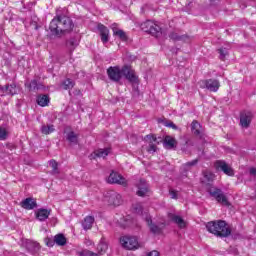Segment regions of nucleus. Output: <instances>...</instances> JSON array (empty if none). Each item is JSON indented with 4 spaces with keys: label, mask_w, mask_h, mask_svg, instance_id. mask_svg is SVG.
<instances>
[{
    "label": "nucleus",
    "mask_w": 256,
    "mask_h": 256,
    "mask_svg": "<svg viewBox=\"0 0 256 256\" xmlns=\"http://www.w3.org/2000/svg\"><path fill=\"white\" fill-rule=\"evenodd\" d=\"M107 75L110 81L114 83H119L123 77L130 81V83H137V75H135V70L129 65H124L122 68L119 66H110L107 69Z\"/></svg>",
    "instance_id": "f257e3e1"
},
{
    "label": "nucleus",
    "mask_w": 256,
    "mask_h": 256,
    "mask_svg": "<svg viewBox=\"0 0 256 256\" xmlns=\"http://www.w3.org/2000/svg\"><path fill=\"white\" fill-rule=\"evenodd\" d=\"M49 31L51 35L61 37L63 33L73 31V21L67 16H57L50 22Z\"/></svg>",
    "instance_id": "f03ea898"
},
{
    "label": "nucleus",
    "mask_w": 256,
    "mask_h": 256,
    "mask_svg": "<svg viewBox=\"0 0 256 256\" xmlns=\"http://www.w3.org/2000/svg\"><path fill=\"white\" fill-rule=\"evenodd\" d=\"M206 229L216 237H229L231 229L227 227V223L223 220L211 221L206 224Z\"/></svg>",
    "instance_id": "7ed1b4c3"
},
{
    "label": "nucleus",
    "mask_w": 256,
    "mask_h": 256,
    "mask_svg": "<svg viewBox=\"0 0 256 256\" xmlns=\"http://www.w3.org/2000/svg\"><path fill=\"white\" fill-rule=\"evenodd\" d=\"M140 27L142 31H145V33H149L153 37L161 36V27L151 20L143 22Z\"/></svg>",
    "instance_id": "20e7f679"
},
{
    "label": "nucleus",
    "mask_w": 256,
    "mask_h": 256,
    "mask_svg": "<svg viewBox=\"0 0 256 256\" xmlns=\"http://www.w3.org/2000/svg\"><path fill=\"white\" fill-rule=\"evenodd\" d=\"M198 84L201 89H208V91H211L212 93H217L219 87H221V83L217 79L201 80Z\"/></svg>",
    "instance_id": "39448f33"
},
{
    "label": "nucleus",
    "mask_w": 256,
    "mask_h": 256,
    "mask_svg": "<svg viewBox=\"0 0 256 256\" xmlns=\"http://www.w3.org/2000/svg\"><path fill=\"white\" fill-rule=\"evenodd\" d=\"M120 244L124 249H129L132 251L133 249H139V241L136 237L133 236H124L120 238Z\"/></svg>",
    "instance_id": "423d86ee"
},
{
    "label": "nucleus",
    "mask_w": 256,
    "mask_h": 256,
    "mask_svg": "<svg viewBox=\"0 0 256 256\" xmlns=\"http://www.w3.org/2000/svg\"><path fill=\"white\" fill-rule=\"evenodd\" d=\"M209 194L211 197H214L218 203H221L222 205H229V200H227V196L223 194V191L219 188L211 187L208 189Z\"/></svg>",
    "instance_id": "0eeeda50"
},
{
    "label": "nucleus",
    "mask_w": 256,
    "mask_h": 256,
    "mask_svg": "<svg viewBox=\"0 0 256 256\" xmlns=\"http://www.w3.org/2000/svg\"><path fill=\"white\" fill-rule=\"evenodd\" d=\"M137 192L136 194L138 197H149L151 195V190L149 189V184H147V181L140 180L137 183Z\"/></svg>",
    "instance_id": "6e6552de"
},
{
    "label": "nucleus",
    "mask_w": 256,
    "mask_h": 256,
    "mask_svg": "<svg viewBox=\"0 0 256 256\" xmlns=\"http://www.w3.org/2000/svg\"><path fill=\"white\" fill-rule=\"evenodd\" d=\"M215 167L218 171H223V173H225V175H228L229 177H233V175H235V172H233V168L228 166L227 163H225V161H216Z\"/></svg>",
    "instance_id": "1a4fd4ad"
},
{
    "label": "nucleus",
    "mask_w": 256,
    "mask_h": 256,
    "mask_svg": "<svg viewBox=\"0 0 256 256\" xmlns=\"http://www.w3.org/2000/svg\"><path fill=\"white\" fill-rule=\"evenodd\" d=\"M252 120L253 114L251 112L244 111L240 114V125L243 129H249Z\"/></svg>",
    "instance_id": "9d476101"
},
{
    "label": "nucleus",
    "mask_w": 256,
    "mask_h": 256,
    "mask_svg": "<svg viewBox=\"0 0 256 256\" xmlns=\"http://www.w3.org/2000/svg\"><path fill=\"white\" fill-rule=\"evenodd\" d=\"M108 183L117 184V185H127V179L122 177L121 174L117 172H112L108 177Z\"/></svg>",
    "instance_id": "9b49d317"
},
{
    "label": "nucleus",
    "mask_w": 256,
    "mask_h": 256,
    "mask_svg": "<svg viewBox=\"0 0 256 256\" xmlns=\"http://www.w3.org/2000/svg\"><path fill=\"white\" fill-rule=\"evenodd\" d=\"M106 198L109 205H114L115 207H118L122 203L121 195L115 191H110Z\"/></svg>",
    "instance_id": "f8f14e48"
},
{
    "label": "nucleus",
    "mask_w": 256,
    "mask_h": 256,
    "mask_svg": "<svg viewBox=\"0 0 256 256\" xmlns=\"http://www.w3.org/2000/svg\"><path fill=\"white\" fill-rule=\"evenodd\" d=\"M145 139L149 143V147L147 149L148 153H155V151H157V145H159L157 136L147 135Z\"/></svg>",
    "instance_id": "ddd939ff"
},
{
    "label": "nucleus",
    "mask_w": 256,
    "mask_h": 256,
    "mask_svg": "<svg viewBox=\"0 0 256 256\" xmlns=\"http://www.w3.org/2000/svg\"><path fill=\"white\" fill-rule=\"evenodd\" d=\"M168 219L178 225L179 229H185V227H187V222H185L181 216L175 213H168Z\"/></svg>",
    "instance_id": "4468645a"
},
{
    "label": "nucleus",
    "mask_w": 256,
    "mask_h": 256,
    "mask_svg": "<svg viewBox=\"0 0 256 256\" xmlns=\"http://www.w3.org/2000/svg\"><path fill=\"white\" fill-rule=\"evenodd\" d=\"M213 181H215V174H213V172L209 170L204 171L201 182L207 187L211 186L213 184Z\"/></svg>",
    "instance_id": "2eb2a0df"
},
{
    "label": "nucleus",
    "mask_w": 256,
    "mask_h": 256,
    "mask_svg": "<svg viewBox=\"0 0 256 256\" xmlns=\"http://www.w3.org/2000/svg\"><path fill=\"white\" fill-rule=\"evenodd\" d=\"M109 153H111V148H104V149L100 148V149L94 151L93 154H91L90 159H97V157L99 159H101V158L105 159V157H107V155H109Z\"/></svg>",
    "instance_id": "dca6fc26"
},
{
    "label": "nucleus",
    "mask_w": 256,
    "mask_h": 256,
    "mask_svg": "<svg viewBox=\"0 0 256 256\" xmlns=\"http://www.w3.org/2000/svg\"><path fill=\"white\" fill-rule=\"evenodd\" d=\"M24 245L27 249V251H29V253L35 254L39 251V249H41V246L39 245V243L31 241V240H26L24 242Z\"/></svg>",
    "instance_id": "f3484780"
},
{
    "label": "nucleus",
    "mask_w": 256,
    "mask_h": 256,
    "mask_svg": "<svg viewBox=\"0 0 256 256\" xmlns=\"http://www.w3.org/2000/svg\"><path fill=\"white\" fill-rule=\"evenodd\" d=\"M98 30L100 32V37L102 43H108L109 42V28L103 24L98 25Z\"/></svg>",
    "instance_id": "a211bd4d"
},
{
    "label": "nucleus",
    "mask_w": 256,
    "mask_h": 256,
    "mask_svg": "<svg viewBox=\"0 0 256 256\" xmlns=\"http://www.w3.org/2000/svg\"><path fill=\"white\" fill-rule=\"evenodd\" d=\"M21 207L31 211V209H35V207H37V201L33 198H26L21 202Z\"/></svg>",
    "instance_id": "6ab92c4d"
},
{
    "label": "nucleus",
    "mask_w": 256,
    "mask_h": 256,
    "mask_svg": "<svg viewBox=\"0 0 256 256\" xmlns=\"http://www.w3.org/2000/svg\"><path fill=\"white\" fill-rule=\"evenodd\" d=\"M145 221L149 225L151 233H154L156 235H159V233H161V227L153 224V221L151 220L149 214H146Z\"/></svg>",
    "instance_id": "aec40b11"
},
{
    "label": "nucleus",
    "mask_w": 256,
    "mask_h": 256,
    "mask_svg": "<svg viewBox=\"0 0 256 256\" xmlns=\"http://www.w3.org/2000/svg\"><path fill=\"white\" fill-rule=\"evenodd\" d=\"M65 134L67 141H69V143H71L72 145H77L79 143V134L73 131L67 132V130H65Z\"/></svg>",
    "instance_id": "412c9836"
},
{
    "label": "nucleus",
    "mask_w": 256,
    "mask_h": 256,
    "mask_svg": "<svg viewBox=\"0 0 256 256\" xmlns=\"http://www.w3.org/2000/svg\"><path fill=\"white\" fill-rule=\"evenodd\" d=\"M93 223H95V218L93 216H86L82 221V227L84 231H89L92 229Z\"/></svg>",
    "instance_id": "4be33fe9"
},
{
    "label": "nucleus",
    "mask_w": 256,
    "mask_h": 256,
    "mask_svg": "<svg viewBox=\"0 0 256 256\" xmlns=\"http://www.w3.org/2000/svg\"><path fill=\"white\" fill-rule=\"evenodd\" d=\"M50 215H51V210H47V209H38L36 213V217L40 221H47Z\"/></svg>",
    "instance_id": "5701e85b"
},
{
    "label": "nucleus",
    "mask_w": 256,
    "mask_h": 256,
    "mask_svg": "<svg viewBox=\"0 0 256 256\" xmlns=\"http://www.w3.org/2000/svg\"><path fill=\"white\" fill-rule=\"evenodd\" d=\"M112 31H113V35H115L116 37H119L121 41H127V34L125 33V31L117 28V24L113 25Z\"/></svg>",
    "instance_id": "b1692460"
},
{
    "label": "nucleus",
    "mask_w": 256,
    "mask_h": 256,
    "mask_svg": "<svg viewBox=\"0 0 256 256\" xmlns=\"http://www.w3.org/2000/svg\"><path fill=\"white\" fill-rule=\"evenodd\" d=\"M25 87H27L29 91H39L43 89L42 84L37 83V80H32L31 82L27 81Z\"/></svg>",
    "instance_id": "393cba45"
},
{
    "label": "nucleus",
    "mask_w": 256,
    "mask_h": 256,
    "mask_svg": "<svg viewBox=\"0 0 256 256\" xmlns=\"http://www.w3.org/2000/svg\"><path fill=\"white\" fill-rule=\"evenodd\" d=\"M132 211L133 213H136V215H142L144 219L147 217V212L143 213V205L141 203L133 204Z\"/></svg>",
    "instance_id": "a878e982"
},
{
    "label": "nucleus",
    "mask_w": 256,
    "mask_h": 256,
    "mask_svg": "<svg viewBox=\"0 0 256 256\" xmlns=\"http://www.w3.org/2000/svg\"><path fill=\"white\" fill-rule=\"evenodd\" d=\"M177 145V140L171 136H166L164 138V147L166 149H173V147H176Z\"/></svg>",
    "instance_id": "bb28decb"
},
{
    "label": "nucleus",
    "mask_w": 256,
    "mask_h": 256,
    "mask_svg": "<svg viewBox=\"0 0 256 256\" xmlns=\"http://www.w3.org/2000/svg\"><path fill=\"white\" fill-rule=\"evenodd\" d=\"M77 45H79V41H77L76 38H70L66 41V47L70 50V53H73V51H75Z\"/></svg>",
    "instance_id": "cd10ccee"
},
{
    "label": "nucleus",
    "mask_w": 256,
    "mask_h": 256,
    "mask_svg": "<svg viewBox=\"0 0 256 256\" xmlns=\"http://www.w3.org/2000/svg\"><path fill=\"white\" fill-rule=\"evenodd\" d=\"M4 95H17V85L10 84L4 87Z\"/></svg>",
    "instance_id": "c85d7f7f"
},
{
    "label": "nucleus",
    "mask_w": 256,
    "mask_h": 256,
    "mask_svg": "<svg viewBox=\"0 0 256 256\" xmlns=\"http://www.w3.org/2000/svg\"><path fill=\"white\" fill-rule=\"evenodd\" d=\"M37 103L40 107H47L49 105V96L43 94L37 97Z\"/></svg>",
    "instance_id": "c756f323"
},
{
    "label": "nucleus",
    "mask_w": 256,
    "mask_h": 256,
    "mask_svg": "<svg viewBox=\"0 0 256 256\" xmlns=\"http://www.w3.org/2000/svg\"><path fill=\"white\" fill-rule=\"evenodd\" d=\"M54 242L57 245H60V247H63L64 245L67 244V238H65V235L63 234H58L54 237Z\"/></svg>",
    "instance_id": "7c9ffc66"
},
{
    "label": "nucleus",
    "mask_w": 256,
    "mask_h": 256,
    "mask_svg": "<svg viewBox=\"0 0 256 256\" xmlns=\"http://www.w3.org/2000/svg\"><path fill=\"white\" fill-rule=\"evenodd\" d=\"M107 243L100 241V243L97 245V255L101 256V255H105V253H107Z\"/></svg>",
    "instance_id": "2f4dec72"
},
{
    "label": "nucleus",
    "mask_w": 256,
    "mask_h": 256,
    "mask_svg": "<svg viewBox=\"0 0 256 256\" xmlns=\"http://www.w3.org/2000/svg\"><path fill=\"white\" fill-rule=\"evenodd\" d=\"M197 163H199L198 159L192 160L190 162L183 164L181 169H182V171H191V169H193V167H195V165H197Z\"/></svg>",
    "instance_id": "473e14b6"
},
{
    "label": "nucleus",
    "mask_w": 256,
    "mask_h": 256,
    "mask_svg": "<svg viewBox=\"0 0 256 256\" xmlns=\"http://www.w3.org/2000/svg\"><path fill=\"white\" fill-rule=\"evenodd\" d=\"M191 130L194 135H201V124L194 120L191 124Z\"/></svg>",
    "instance_id": "72a5a7b5"
},
{
    "label": "nucleus",
    "mask_w": 256,
    "mask_h": 256,
    "mask_svg": "<svg viewBox=\"0 0 256 256\" xmlns=\"http://www.w3.org/2000/svg\"><path fill=\"white\" fill-rule=\"evenodd\" d=\"M53 131H55V126L53 125H43L41 127V133H43V135H49L53 133Z\"/></svg>",
    "instance_id": "f704fd0d"
},
{
    "label": "nucleus",
    "mask_w": 256,
    "mask_h": 256,
    "mask_svg": "<svg viewBox=\"0 0 256 256\" xmlns=\"http://www.w3.org/2000/svg\"><path fill=\"white\" fill-rule=\"evenodd\" d=\"M170 39H173L174 41H186L189 42V37L186 35L178 36L177 33H171Z\"/></svg>",
    "instance_id": "c9c22d12"
},
{
    "label": "nucleus",
    "mask_w": 256,
    "mask_h": 256,
    "mask_svg": "<svg viewBox=\"0 0 256 256\" xmlns=\"http://www.w3.org/2000/svg\"><path fill=\"white\" fill-rule=\"evenodd\" d=\"M62 87L63 89H65L66 91L69 89H73V87H75V82H73L71 79H66L64 80V82L62 83Z\"/></svg>",
    "instance_id": "e433bc0d"
},
{
    "label": "nucleus",
    "mask_w": 256,
    "mask_h": 256,
    "mask_svg": "<svg viewBox=\"0 0 256 256\" xmlns=\"http://www.w3.org/2000/svg\"><path fill=\"white\" fill-rule=\"evenodd\" d=\"M7 137H9V132L7 131V128L0 126V141L7 140Z\"/></svg>",
    "instance_id": "4c0bfd02"
},
{
    "label": "nucleus",
    "mask_w": 256,
    "mask_h": 256,
    "mask_svg": "<svg viewBox=\"0 0 256 256\" xmlns=\"http://www.w3.org/2000/svg\"><path fill=\"white\" fill-rule=\"evenodd\" d=\"M117 223H119V225H122L123 227H126V225H129V216L128 217H122V218H115Z\"/></svg>",
    "instance_id": "58836bf2"
},
{
    "label": "nucleus",
    "mask_w": 256,
    "mask_h": 256,
    "mask_svg": "<svg viewBox=\"0 0 256 256\" xmlns=\"http://www.w3.org/2000/svg\"><path fill=\"white\" fill-rule=\"evenodd\" d=\"M78 256H99V254L95 253V252H91L89 250H82L77 252Z\"/></svg>",
    "instance_id": "ea45409f"
},
{
    "label": "nucleus",
    "mask_w": 256,
    "mask_h": 256,
    "mask_svg": "<svg viewBox=\"0 0 256 256\" xmlns=\"http://www.w3.org/2000/svg\"><path fill=\"white\" fill-rule=\"evenodd\" d=\"M49 165H50V167L53 169V173H59V170H58V166H59V164L57 163V161H55V160H50L49 161Z\"/></svg>",
    "instance_id": "a19ab883"
},
{
    "label": "nucleus",
    "mask_w": 256,
    "mask_h": 256,
    "mask_svg": "<svg viewBox=\"0 0 256 256\" xmlns=\"http://www.w3.org/2000/svg\"><path fill=\"white\" fill-rule=\"evenodd\" d=\"M218 53H219V59H221V61H225V57H227V50L223 49V48H220L218 50Z\"/></svg>",
    "instance_id": "79ce46f5"
},
{
    "label": "nucleus",
    "mask_w": 256,
    "mask_h": 256,
    "mask_svg": "<svg viewBox=\"0 0 256 256\" xmlns=\"http://www.w3.org/2000/svg\"><path fill=\"white\" fill-rule=\"evenodd\" d=\"M171 199H177V192L175 190H170Z\"/></svg>",
    "instance_id": "37998d69"
},
{
    "label": "nucleus",
    "mask_w": 256,
    "mask_h": 256,
    "mask_svg": "<svg viewBox=\"0 0 256 256\" xmlns=\"http://www.w3.org/2000/svg\"><path fill=\"white\" fill-rule=\"evenodd\" d=\"M84 243H85L86 247H91V245H93V242L90 239H85Z\"/></svg>",
    "instance_id": "c03bdc74"
},
{
    "label": "nucleus",
    "mask_w": 256,
    "mask_h": 256,
    "mask_svg": "<svg viewBox=\"0 0 256 256\" xmlns=\"http://www.w3.org/2000/svg\"><path fill=\"white\" fill-rule=\"evenodd\" d=\"M0 95L1 97L5 96V87L0 85Z\"/></svg>",
    "instance_id": "a18cd8bd"
},
{
    "label": "nucleus",
    "mask_w": 256,
    "mask_h": 256,
    "mask_svg": "<svg viewBox=\"0 0 256 256\" xmlns=\"http://www.w3.org/2000/svg\"><path fill=\"white\" fill-rule=\"evenodd\" d=\"M148 256H159V252L154 250V251L148 253Z\"/></svg>",
    "instance_id": "49530a36"
},
{
    "label": "nucleus",
    "mask_w": 256,
    "mask_h": 256,
    "mask_svg": "<svg viewBox=\"0 0 256 256\" xmlns=\"http://www.w3.org/2000/svg\"><path fill=\"white\" fill-rule=\"evenodd\" d=\"M250 175L256 177V168H250Z\"/></svg>",
    "instance_id": "de8ad7c7"
},
{
    "label": "nucleus",
    "mask_w": 256,
    "mask_h": 256,
    "mask_svg": "<svg viewBox=\"0 0 256 256\" xmlns=\"http://www.w3.org/2000/svg\"><path fill=\"white\" fill-rule=\"evenodd\" d=\"M46 245H47V247H53V241L50 240V239H48V240L46 241Z\"/></svg>",
    "instance_id": "09e8293b"
},
{
    "label": "nucleus",
    "mask_w": 256,
    "mask_h": 256,
    "mask_svg": "<svg viewBox=\"0 0 256 256\" xmlns=\"http://www.w3.org/2000/svg\"><path fill=\"white\" fill-rule=\"evenodd\" d=\"M168 127H173L175 129V125L173 124V122H171L170 124H168Z\"/></svg>",
    "instance_id": "8fccbe9b"
}]
</instances>
